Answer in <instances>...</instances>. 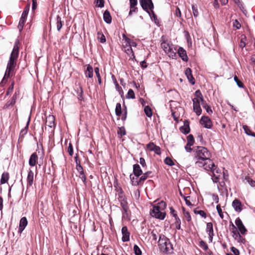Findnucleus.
I'll return each instance as SVG.
<instances>
[{"label":"nucleus","instance_id":"nucleus-60","mask_svg":"<svg viewBox=\"0 0 255 255\" xmlns=\"http://www.w3.org/2000/svg\"><path fill=\"white\" fill-rule=\"evenodd\" d=\"M123 40H125V43H127V44L130 45L131 40L129 38L127 37L125 34H123Z\"/></svg>","mask_w":255,"mask_h":255},{"label":"nucleus","instance_id":"nucleus-33","mask_svg":"<svg viewBox=\"0 0 255 255\" xmlns=\"http://www.w3.org/2000/svg\"><path fill=\"white\" fill-rule=\"evenodd\" d=\"M194 143V138L192 134H189L187 137V145L192 146Z\"/></svg>","mask_w":255,"mask_h":255},{"label":"nucleus","instance_id":"nucleus-17","mask_svg":"<svg viewBox=\"0 0 255 255\" xmlns=\"http://www.w3.org/2000/svg\"><path fill=\"white\" fill-rule=\"evenodd\" d=\"M232 206L236 212H240L242 210V203L238 199H235L233 201Z\"/></svg>","mask_w":255,"mask_h":255},{"label":"nucleus","instance_id":"nucleus-56","mask_svg":"<svg viewBox=\"0 0 255 255\" xmlns=\"http://www.w3.org/2000/svg\"><path fill=\"white\" fill-rule=\"evenodd\" d=\"M241 24L237 20H235L233 22V26L235 27L237 29H239L241 27Z\"/></svg>","mask_w":255,"mask_h":255},{"label":"nucleus","instance_id":"nucleus-35","mask_svg":"<svg viewBox=\"0 0 255 255\" xmlns=\"http://www.w3.org/2000/svg\"><path fill=\"white\" fill-rule=\"evenodd\" d=\"M192 12L194 16L197 17L199 15V11L198 9V6L196 4L192 5Z\"/></svg>","mask_w":255,"mask_h":255},{"label":"nucleus","instance_id":"nucleus-16","mask_svg":"<svg viewBox=\"0 0 255 255\" xmlns=\"http://www.w3.org/2000/svg\"><path fill=\"white\" fill-rule=\"evenodd\" d=\"M185 73L189 82L192 85H194L195 83V81L192 76L191 69L189 68H187L185 70Z\"/></svg>","mask_w":255,"mask_h":255},{"label":"nucleus","instance_id":"nucleus-1","mask_svg":"<svg viewBox=\"0 0 255 255\" xmlns=\"http://www.w3.org/2000/svg\"><path fill=\"white\" fill-rule=\"evenodd\" d=\"M210 153L203 146H197L194 157L195 165L199 167L210 171L212 173V179L214 183H218L222 175L221 170L218 168L210 158Z\"/></svg>","mask_w":255,"mask_h":255},{"label":"nucleus","instance_id":"nucleus-45","mask_svg":"<svg viewBox=\"0 0 255 255\" xmlns=\"http://www.w3.org/2000/svg\"><path fill=\"white\" fill-rule=\"evenodd\" d=\"M183 214L185 217V218L186 219L187 221L188 222H189L191 220V217L190 215V213L188 211H186L185 210V208H183Z\"/></svg>","mask_w":255,"mask_h":255},{"label":"nucleus","instance_id":"nucleus-18","mask_svg":"<svg viewBox=\"0 0 255 255\" xmlns=\"http://www.w3.org/2000/svg\"><path fill=\"white\" fill-rule=\"evenodd\" d=\"M206 232L208 234L210 240L212 241L213 236H214L213 224L212 223L209 222L206 225Z\"/></svg>","mask_w":255,"mask_h":255},{"label":"nucleus","instance_id":"nucleus-21","mask_svg":"<svg viewBox=\"0 0 255 255\" xmlns=\"http://www.w3.org/2000/svg\"><path fill=\"white\" fill-rule=\"evenodd\" d=\"M38 160V156L36 153H32L29 160V164L31 166H34L36 165Z\"/></svg>","mask_w":255,"mask_h":255},{"label":"nucleus","instance_id":"nucleus-4","mask_svg":"<svg viewBox=\"0 0 255 255\" xmlns=\"http://www.w3.org/2000/svg\"><path fill=\"white\" fill-rule=\"evenodd\" d=\"M158 246L161 252L166 254H171L173 252V246L169 239L164 235H160L158 240Z\"/></svg>","mask_w":255,"mask_h":255},{"label":"nucleus","instance_id":"nucleus-5","mask_svg":"<svg viewBox=\"0 0 255 255\" xmlns=\"http://www.w3.org/2000/svg\"><path fill=\"white\" fill-rule=\"evenodd\" d=\"M161 46L169 57L172 59L175 58L176 53L175 51L176 50L175 49H174L173 45L171 41L162 38Z\"/></svg>","mask_w":255,"mask_h":255},{"label":"nucleus","instance_id":"nucleus-30","mask_svg":"<svg viewBox=\"0 0 255 255\" xmlns=\"http://www.w3.org/2000/svg\"><path fill=\"white\" fill-rule=\"evenodd\" d=\"M9 178V173L8 172H3L1 177L0 184H3L7 182Z\"/></svg>","mask_w":255,"mask_h":255},{"label":"nucleus","instance_id":"nucleus-42","mask_svg":"<svg viewBox=\"0 0 255 255\" xmlns=\"http://www.w3.org/2000/svg\"><path fill=\"white\" fill-rule=\"evenodd\" d=\"M127 99H134L135 95L134 91L132 89H129L126 96Z\"/></svg>","mask_w":255,"mask_h":255},{"label":"nucleus","instance_id":"nucleus-24","mask_svg":"<svg viewBox=\"0 0 255 255\" xmlns=\"http://www.w3.org/2000/svg\"><path fill=\"white\" fill-rule=\"evenodd\" d=\"M232 234L233 237L236 239V240H239L241 238V235L239 232L237 230V228L236 226L232 224Z\"/></svg>","mask_w":255,"mask_h":255},{"label":"nucleus","instance_id":"nucleus-55","mask_svg":"<svg viewBox=\"0 0 255 255\" xmlns=\"http://www.w3.org/2000/svg\"><path fill=\"white\" fill-rule=\"evenodd\" d=\"M105 1L104 0H97V6L99 7H103L104 6Z\"/></svg>","mask_w":255,"mask_h":255},{"label":"nucleus","instance_id":"nucleus-13","mask_svg":"<svg viewBox=\"0 0 255 255\" xmlns=\"http://www.w3.org/2000/svg\"><path fill=\"white\" fill-rule=\"evenodd\" d=\"M146 148L149 151H153L157 154H160V148L155 145L153 142H150L146 145Z\"/></svg>","mask_w":255,"mask_h":255},{"label":"nucleus","instance_id":"nucleus-20","mask_svg":"<svg viewBox=\"0 0 255 255\" xmlns=\"http://www.w3.org/2000/svg\"><path fill=\"white\" fill-rule=\"evenodd\" d=\"M121 203V206H122L123 212V216L124 217L127 213V211L128 210V203L127 201V199H122L120 201Z\"/></svg>","mask_w":255,"mask_h":255},{"label":"nucleus","instance_id":"nucleus-9","mask_svg":"<svg viewBox=\"0 0 255 255\" xmlns=\"http://www.w3.org/2000/svg\"><path fill=\"white\" fill-rule=\"evenodd\" d=\"M200 122L202 125L205 128H212V122L208 117H202Z\"/></svg>","mask_w":255,"mask_h":255},{"label":"nucleus","instance_id":"nucleus-11","mask_svg":"<svg viewBox=\"0 0 255 255\" xmlns=\"http://www.w3.org/2000/svg\"><path fill=\"white\" fill-rule=\"evenodd\" d=\"M122 240L123 242H127L129 240L130 233L128 232L126 226H124L122 229Z\"/></svg>","mask_w":255,"mask_h":255},{"label":"nucleus","instance_id":"nucleus-64","mask_svg":"<svg viewBox=\"0 0 255 255\" xmlns=\"http://www.w3.org/2000/svg\"><path fill=\"white\" fill-rule=\"evenodd\" d=\"M130 6H135L137 4V0H129Z\"/></svg>","mask_w":255,"mask_h":255},{"label":"nucleus","instance_id":"nucleus-26","mask_svg":"<svg viewBox=\"0 0 255 255\" xmlns=\"http://www.w3.org/2000/svg\"><path fill=\"white\" fill-rule=\"evenodd\" d=\"M133 172L135 176H139L142 174V170L138 164H134L133 167Z\"/></svg>","mask_w":255,"mask_h":255},{"label":"nucleus","instance_id":"nucleus-6","mask_svg":"<svg viewBox=\"0 0 255 255\" xmlns=\"http://www.w3.org/2000/svg\"><path fill=\"white\" fill-rule=\"evenodd\" d=\"M29 4H27L26 6L24 8L22 13L21 14V16L20 18L18 25L17 26L18 29H19V32H21L23 29V27L25 22L26 18L27 16L29 10Z\"/></svg>","mask_w":255,"mask_h":255},{"label":"nucleus","instance_id":"nucleus-15","mask_svg":"<svg viewBox=\"0 0 255 255\" xmlns=\"http://www.w3.org/2000/svg\"><path fill=\"white\" fill-rule=\"evenodd\" d=\"M177 53L183 61L185 62L188 61V57L186 51L183 48L180 47L178 49Z\"/></svg>","mask_w":255,"mask_h":255},{"label":"nucleus","instance_id":"nucleus-39","mask_svg":"<svg viewBox=\"0 0 255 255\" xmlns=\"http://www.w3.org/2000/svg\"><path fill=\"white\" fill-rule=\"evenodd\" d=\"M98 38L101 43H105L106 41L105 35L100 32H98Z\"/></svg>","mask_w":255,"mask_h":255},{"label":"nucleus","instance_id":"nucleus-54","mask_svg":"<svg viewBox=\"0 0 255 255\" xmlns=\"http://www.w3.org/2000/svg\"><path fill=\"white\" fill-rule=\"evenodd\" d=\"M137 11V8L135 6H130V10L128 13V15L130 16L132 15L133 12H136Z\"/></svg>","mask_w":255,"mask_h":255},{"label":"nucleus","instance_id":"nucleus-19","mask_svg":"<svg viewBox=\"0 0 255 255\" xmlns=\"http://www.w3.org/2000/svg\"><path fill=\"white\" fill-rule=\"evenodd\" d=\"M76 169L79 173V177L82 179V181L85 183L86 177L84 173V170L82 166H76Z\"/></svg>","mask_w":255,"mask_h":255},{"label":"nucleus","instance_id":"nucleus-12","mask_svg":"<svg viewBox=\"0 0 255 255\" xmlns=\"http://www.w3.org/2000/svg\"><path fill=\"white\" fill-rule=\"evenodd\" d=\"M235 224L242 234H244L246 233L247 230L239 218H237L236 219Z\"/></svg>","mask_w":255,"mask_h":255},{"label":"nucleus","instance_id":"nucleus-22","mask_svg":"<svg viewBox=\"0 0 255 255\" xmlns=\"http://www.w3.org/2000/svg\"><path fill=\"white\" fill-rule=\"evenodd\" d=\"M195 96H196V98L199 99L200 103H201L203 108H204L207 104L206 103V101H204L203 96L199 90H197L195 92Z\"/></svg>","mask_w":255,"mask_h":255},{"label":"nucleus","instance_id":"nucleus-57","mask_svg":"<svg viewBox=\"0 0 255 255\" xmlns=\"http://www.w3.org/2000/svg\"><path fill=\"white\" fill-rule=\"evenodd\" d=\"M68 152L70 155L72 156L73 154V149L71 143H69L68 147Z\"/></svg>","mask_w":255,"mask_h":255},{"label":"nucleus","instance_id":"nucleus-58","mask_svg":"<svg viewBox=\"0 0 255 255\" xmlns=\"http://www.w3.org/2000/svg\"><path fill=\"white\" fill-rule=\"evenodd\" d=\"M190 198L189 196H183V198L186 203V204L188 206H191L192 204L190 202V201L188 200V198Z\"/></svg>","mask_w":255,"mask_h":255},{"label":"nucleus","instance_id":"nucleus-52","mask_svg":"<svg viewBox=\"0 0 255 255\" xmlns=\"http://www.w3.org/2000/svg\"><path fill=\"white\" fill-rule=\"evenodd\" d=\"M17 99V95L16 93H15L12 96V98L11 99L10 101L9 102V105H14L15 102Z\"/></svg>","mask_w":255,"mask_h":255},{"label":"nucleus","instance_id":"nucleus-3","mask_svg":"<svg viewBox=\"0 0 255 255\" xmlns=\"http://www.w3.org/2000/svg\"><path fill=\"white\" fill-rule=\"evenodd\" d=\"M166 204L164 201H161L157 205L153 206L150 210V215L152 217L160 220H163L165 217V213L163 211L165 209Z\"/></svg>","mask_w":255,"mask_h":255},{"label":"nucleus","instance_id":"nucleus-31","mask_svg":"<svg viewBox=\"0 0 255 255\" xmlns=\"http://www.w3.org/2000/svg\"><path fill=\"white\" fill-rule=\"evenodd\" d=\"M173 217L175 219L174 225L175 227L177 230H180L181 228V220L178 217L177 214H174Z\"/></svg>","mask_w":255,"mask_h":255},{"label":"nucleus","instance_id":"nucleus-49","mask_svg":"<svg viewBox=\"0 0 255 255\" xmlns=\"http://www.w3.org/2000/svg\"><path fill=\"white\" fill-rule=\"evenodd\" d=\"M234 80L236 82L237 85H238V86L239 87H240V88L244 87L243 83L241 81H240V80L238 78V77L236 76H235L234 77Z\"/></svg>","mask_w":255,"mask_h":255},{"label":"nucleus","instance_id":"nucleus-53","mask_svg":"<svg viewBox=\"0 0 255 255\" xmlns=\"http://www.w3.org/2000/svg\"><path fill=\"white\" fill-rule=\"evenodd\" d=\"M216 209H217V210L218 211V213L220 216V217L222 218V219H223L224 218V215H223V213L222 212V209H221V206L220 205H218L216 207Z\"/></svg>","mask_w":255,"mask_h":255},{"label":"nucleus","instance_id":"nucleus-61","mask_svg":"<svg viewBox=\"0 0 255 255\" xmlns=\"http://www.w3.org/2000/svg\"><path fill=\"white\" fill-rule=\"evenodd\" d=\"M204 108L209 114H211L212 113V110H211L210 106L208 104Z\"/></svg>","mask_w":255,"mask_h":255},{"label":"nucleus","instance_id":"nucleus-51","mask_svg":"<svg viewBox=\"0 0 255 255\" xmlns=\"http://www.w3.org/2000/svg\"><path fill=\"white\" fill-rule=\"evenodd\" d=\"M126 133L125 129L124 127H121L119 128V131H118V134L120 135L121 136L125 135Z\"/></svg>","mask_w":255,"mask_h":255},{"label":"nucleus","instance_id":"nucleus-29","mask_svg":"<svg viewBox=\"0 0 255 255\" xmlns=\"http://www.w3.org/2000/svg\"><path fill=\"white\" fill-rule=\"evenodd\" d=\"M138 177L139 176H135L134 175H130V179L132 185L137 186L139 185V184L141 182V181H139V179H138Z\"/></svg>","mask_w":255,"mask_h":255},{"label":"nucleus","instance_id":"nucleus-47","mask_svg":"<svg viewBox=\"0 0 255 255\" xmlns=\"http://www.w3.org/2000/svg\"><path fill=\"white\" fill-rule=\"evenodd\" d=\"M243 128L244 129L245 132L248 135H250V134L252 133L250 127L247 125H244L243 126Z\"/></svg>","mask_w":255,"mask_h":255},{"label":"nucleus","instance_id":"nucleus-63","mask_svg":"<svg viewBox=\"0 0 255 255\" xmlns=\"http://www.w3.org/2000/svg\"><path fill=\"white\" fill-rule=\"evenodd\" d=\"M75 161L76 164V166L80 165V160L78 158V155L77 154H76V155L74 157Z\"/></svg>","mask_w":255,"mask_h":255},{"label":"nucleus","instance_id":"nucleus-23","mask_svg":"<svg viewBox=\"0 0 255 255\" xmlns=\"http://www.w3.org/2000/svg\"><path fill=\"white\" fill-rule=\"evenodd\" d=\"M34 173L31 170H29L27 177V185L31 186L33 182Z\"/></svg>","mask_w":255,"mask_h":255},{"label":"nucleus","instance_id":"nucleus-34","mask_svg":"<svg viewBox=\"0 0 255 255\" xmlns=\"http://www.w3.org/2000/svg\"><path fill=\"white\" fill-rule=\"evenodd\" d=\"M144 112L145 113V114L148 117L150 118L152 116V112L151 109L148 106L145 107L144 109Z\"/></svg>","mask_w":255,"mask_h":255},{"label":"nucleus","instance_id":"nucleus-7","mask_svg":"<svg viewBox=\"0 0 255 255\" xmlns=\"http://www.w3.org/2000/svg\"><path fill=\"white\" fill-rule=\"evenodd\" d=\"M140 4L142 8L151 16L150 10L153 9L154 6L151 0H140Z\"/></svg>","mask_w":255,"mask_h":255},{"label":"nucleus","instance_id":"nucleus-8","mask_svg":"<svg viewBox=\"0 0 255 255\" xmlns=\"http://www.w3.org/2000/svg\"><path fill=\"white\" fill-rule=\"evenodd\" d=\"M193 111L197 116L201 114L202 109L200 107V101L199 98H195L193 100Z\"/></svg>","mask_w":255,"mask_h":255},{"label":"nucleus","instance_id":"nucleus-44","mask_svg":"<svg viewBox=\"0 0 255 255\" xmlns=\"http://www.w3.org/2000/svg\"><path fill=\"white\" fill-rule=\"evenodd\" d=\"M246 37L245 36H243L241 38V41L239 44V46L241 48H243L246 46Z\"/></svg>","mask_w":255,"mask_h":255},{"label":"nucleus","instance_id":"nucleus-40","mask_svg":"<svg viewBox=\"0 0 255 255\" xmlns=\"http://www.w3.org/2000/svg\"><path fill=\"white\" fill-rule=\"evenodd\" d=\"M151 173V171H147L144 173L139 178V181L143 182L145 180L147 179V178L149 176V175Z\"/></svg>","mask_w":255,"mask_h":255},{"label":"nucleus","instance_id":"nucleus-25","mask_svg":"<svg viewBox=\"0 0 255 255\" xmlns=\"http://www.w3.org/2000/svg\"><path fill=\"white\" fill-rule=\"evenodd\" d=\"M103 18L104 20L107 23H111L112 22V17L110 14V12L106 10L104 14H103Z\"/></svg>","mask_w":255,"mask_h":255},{"label":"nucleus","instance_id":"nucleus-41","mask_svg":"<svg viewBox=\"0 0 255 255\" xmlns=\"http://www.w3.org/2000/svg\"><path fill=\"white\" fill-rule=\"evenodd\" d=\"M133 251L135 255H141L142 254L141 250L136 245H134L133 246Z\"/></svg>","mask_w":255,"mask_h":255},{"label":"nucleus","instance_id":"nucleus-37","mask_svg":"<svg viewBox=\"0 0 255 255\" xmlns=\"http://www.w3.org/2000/svg\"><path fill=\"white\" fill-rule=\"evenodd\" d=\"M116 114L117 116H120L122 114V107L120 103H117L115 109Z\"/></svg>","mask_w":255,"mask_h":255},{"label":"nucleus","instance_id":"nucleus-32","mask_svg":"<svg viewBox=\"0 0 255 255\" xmlns=\"http://www.w3.org/2000/svg\"><path fill=\"white\" fill-rule=\"evenodd\" d=\"M56 25L57 29L59 31L63 26V23L61 20V18L59 15H57L56 17Z\"/></svg>","mask_w":255,"mask_h":255},{"label":"nucleus","instance_id":"nucleus-14","mask_svg":"<svg viewBox=\"0 0 255 255\" xmlns=\"http://www.w3.org/2000/svg\"><path fill=\"white\" fill-rule=\"evenodd\" d=\"M27 220L26 217H22L21 218L19 221V228H18V233H21L25 228L27 225Z\"/></svg>","mask_w":255,"mask_h":255},{"label":"nucleus","instance_id":"nucleus-62","mask_svg":"<svg viewBox=\"0 0 255 255\" xmlns=\"http://www.w3.org/2000/svg\"><path fill=\"white\" fill-rule=\"evenodd\" d=\"M13 89V84L12 83L8 88V89L6 92V95H8L9 94H10L12 92Z\"/></svg>","mask_w":255,"mask_h":255},{"label":"nucleus","instance_id":"nucleus-38","mask_svg":"<svg viewBox=\"0 0 255 255\" xmlns=\"http://www.w3.org/2000/svg\"><path fill=\"white\" fill-rule=\"evenodd\" d=\"M194 212L195 214H198L200 216H201L202 217L204 218H206V213L203 211V210H198L197 209H195L194 210Z\"/></svg>","mask_w":255,"mask_h":255},{"label":"nucleus","instance_id":"nucleus-50","mask_svg":"<svg viewBox=\"0 0 255 255\" xmlns=\"http://www.w3.org/2000/svg\"><path fill=\"white\" fill-rule=\"evenodd\" d=\"M112 78L113 79L114 78V84L115 85L116 90L120 92L121 91L122 92L123 91H122V88L119 86V84L118 83L116 79H115V78L114 76H112Z\"/></svg>","mask_w":255,"mask_h":255},{"label":"nucleus","instance_id":"nucleus-2","mask_svg":"<svg viewBox=\"0 0 255 255\" xmlns=\"http://www.w3.org/2000/svg\"><path fill=\"white\" fill-rule=\"evenodd\" d=\"M19 40L17 39L15 42L14 45L11 53L3 79L9 78L10 76V73L14 69L19 53Z\"/></svg>","mask_w":255,"mask_h":255},{"label":"nucleus","instance_id":"nucleus-46","mask_svg":"<svg viewBox=\"0 0 255 255\" xmlns=\"http://www.w3.org/2000/svg\"><path fill=\"white\" fill-rule=\"evenodd\" d=\"M164 162L166 164L170 166L174 165V163L173 161V160L170 157H168L165 158V159H164Z\"/></svg>","mask_w":255,"mask_h":255},{"label":"nucleus","instance_id":"nucleus-59","mask_svg":"<svg viewBox=\"0 0 255 255\" xmlns=\"http://www.w3.org/2000/svg\"><path fill=\"white\" fill-rule=\"evenodd\" d=\"M231 250L233 253L234 255H240V252L237 248L233 247L231 248Z\"/></svg>","mask_w":255,"mask_h":255},{"label":"nucleus","instance_id":"nucleus-36","mask_svg":"<svg viewBox=\"0 0 255 255\" xmlns=\"http://www.w3.org/2000/svg\"><path fill=\"white\" fill-rule=\"evenodd\" d=\"M125 50V52H126V53L127 54H128L130 57L131 58H135L133 50H132L131 47H130V46H128V47L126 48Z\"/></svg>","mask_w":255,"mask_h":255},{"label":"nucleus","instance_id":"nucleus-27","mask_svg":"<svg viewBox=\"0 0 255 255\" xmlns=\"http://www.w3.org/2000/svg\"><path fill=\"white\" fill-rule=\"evenodd\" d=\"M85 75L86 77L91 78L93 76V69L90 65L87 66V69L85 71Z\"/></svg>","mask_w":255,"mask_h":255},{"label":"nucleus","instance_id":"nucleus-48","mask_svg":"<svg viewBox=\"0 0 255 255\" xmlns=\"http://www.w3.org/2000/svg\"><path fill=\"white\" fill-rule=\"evenodd\" d=\"M234 0L235 1V2L238 4V5L240 8V9L243 12V13H245V11H246V10L245 9L243 4L242 2H240L239 0Z\"/></svg>","mask_w":255,"mask_h":255},{"label":"nucleus","instance_id":"nucleus-10","mask_svg":"<svg viewBox=\"0 0 255 255\" xmlns=\"http://www.w3.org/2000/svg\"><path fill=\"white\" fill-rule=\"evenodd\" d=\"M45 125L50 128H54L55 124V117L53 115H49L46 117L45 120Z\"/></svg>","mask_w":255,"mask_h":255},{"label":"nucleus","instance_id":"nucleus-43","mask_svg":"<svg viewBox=\"0 0 255 255\" xmlns=\"http://www.w3.org/2000/svg\"><path fill=\"white\" fill-rule=\"evenodd\" d=\"M95 72L96 73V76L98 78V83L100 85L102 83V80L99 73V68L98 67L95 68Z\"/></svg>","mask_w":255,"mask_h":255},{"label":"nucleus","instance_id":"nucleus-28","mask_svg":"<svg viewBox=\"0 0 255 255\" xmlns=\"http://www.w3.org/2000/svg\"><path fill=\"white\" fill-rule=\"evenodd\" d=\"M180 130L183 133H188L190 132V127L188 123H184V125L180 128Z\"/></svg>","mask_w":255,"mask_h":255}]
</instances>
